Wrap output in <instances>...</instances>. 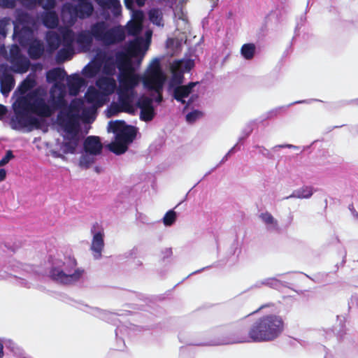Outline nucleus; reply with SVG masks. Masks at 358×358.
Here are the masks:
<instances>
[{
  "instance_id": "obj_1",
  "label": "nucleus",
  "mask_w": 358,
  "mask_h": 358,
  "mask_svg": "<svg viewBox=\"0 0 358 358\" xmlns=\"http://www.w3.org/2000/svg\"><path fill=\"white\" fill-rule=\"evenodd\" d=\"M284 330L285 322L280 315L267 314L255 319L248 328L238 326L227 338L231 343L271 342Z\"/></svg>"
},
{
  "instance_id": "obj_2",
  "label": "nucleus",
  "mask_w": 358,
  "mask_h": 358,
  "mask_svg": "<svg viewBox=\"0 0 358 358\" xmlns=\"http://www.w3.org/2000/svg\"><path fill=\"white\" fill-rule=\"evenodd\" d=\"M142 39L131 41L127 52H117L115 54V63L120 73L118 75L119 87L117 90H135L141 77L135 73L131 59L141 56L143 57L147 49L142 50Z\"/></svg>"
},
{
  "instance_id": "obj_3",
  "label": "nucleus",
  "mask_w": 358,
  "mask_h": 358,
  "mask_svg": "<svg viewBox=\"0 0 358 358\" xmlns=\"http://www.w3.org/2000/svg\"><path fill=\"white\" fill-rule=\"evenodd\" d=\"M77 261L75 257L69 256L65 257L63 262L64 271L57 267H52L50 271V276L53 280L63 284L69 285L78 281L85 273L81 268H76Z\"/></svg>"
},
{
  "instance_id": "obj_4",
  "label": "nucleus",
  "mask_w": 358,
  "mask_h": 358,
  "mask_svg": "<svg viewBox=\"0 0 358 358\" xmlns=\"http://www.w3.org/2000/svg\"><path fill=\"white\" fill-rule=\"evenodd\" d=\"M94 39L106 45H114L125 38L124 32L119 28H108L104 21H98L92 24L89 29Z\"/></svg>"
},
{
  "instance_id": "obj_5",
  "label": "nucleus",
  "mask_w": 358,
  "mask_h": 358,
  "mask_svg": "<svg viewBox=\"0 0 358 358\" xmlns=\"http://www.w3.org/2000/svg\"><path fill=\"white\" fill-rule=\"evenodd\" d=\"M166 76L161 69L159 62L156 60L149 67L147 73L143 78L144 86L149 90L157 94L155 101L161 103L163 100L162 90Z\"/></svg>"
},
{
  "instance_id": "obj_6",
  "label": "nucleus",
  "mask_w": 358,
  "mask_h": 358,
  "mask_svg": "<svg viewBox=\"0 0 358 358\" xmlns=\"http://www.w3.org/2000/svg\"><path fill=\"white\" fill-rule=\"evenodd\" d=\"M76 5L71 3H65L62 9V13L64 17L66 15L69 16V21L74 23L77 19L84 20L90 17L94 12V6L90 0L78 1Z\"/></svg>"
},
{
  "instance_id": "obj_7",
  "label": "nucleus",
  "mask_w": 358,
  "mask_h": 358,
  "mask_svg": "<svg viewBox=\"0 0 358 358\" xmlns=\"http://www.w3.org/2000/svg\"><path fill=\"white\" fill-rule=\"evenodd\" d=\"M19 106L24 110L31 111L41 117H50L52 114L50 106L40 97H36L32 101L23 98L19 101Z\"/></svg>"
},
{
  "instance_id": "obj_8",
  "label": "nucleus",
  "mask_w": 358,
  "mask_h": 358,
  "mask_svg": "<svg viewBox=\"0 0 358 358\" xmlns=\"http://www.w3.org/2000/svg\"><path fill=\"white\" fill-rule=\"evenodd\" d=\"M91 233L93 234V238L90 249L94 259H99L101 257L104 248V231L102 225L98 222L94 223L91 228Z\"/></svg>"
},
{
  "instance_id": "obj_9",
  "label": "nucleus",
  "mask_w": 358,
  "mask_h": 358,
  "mask_svg": "<svg viewBox=\"0 0 358 358\" xmlns=\"http://www.w3.org/2000/svg\"><path fill=\"white\" fill-rule=\"evenodd\" d=\"M123 121H115L112 124V130L116 133V139L123 141L127 145L132 143L136 138L137 130L134 126H124Z\"/></svg>"
},
{
  "instance_id": "obj_10",
  "label": "nucleus",
  "mask_w": 358,
  "mask_h": 358,
  "mask_svg": "<svg viewBox=\"0 0 358 358\" xmlns=\"http://www.w3.org/2000/svg\"><path fill=\"white\" fill-rule=\"evenodd\" d=\"M118 101L124 113L134 115L136 112L135 99L137 96L136 90H117Z\"/></svg>"
},
{
  "instance_id": "obj_11",
  "label": "nucleus",
  "mask_w": 358,
  "mask_h": 358,
  "mask_svg": "<svg viewBox=\"0 0 358 358\" xmlns=\"http://www.w3.org/2000/svg\"><path fill=\"white\" fill-rule=\"evenodd\" d=\"M66 88L62 84L55 83L50 90L52 106L55 110L64 109L67 107L68 103L65 99Z\"/></svg>"
},
{
  "instance_id": "obj_12",
  "label": "nucleus",
  "mask_w": 358,
  "mask_h": 358,
  "mask_svg": "<svg viewBox=\"0 0 358 358\" xmlns=\"http://www.w3.org/2000/svg\"><path fill=\"white\" fill-rule=\"evenodd\" d=\"M83 149L86 154L99 155L103 150L100 138L96 136H89L83 142Z\"/></svg>"
},
{
  "instance_id": "obj_13",
  "label": "nucleus",
  "mask_w": 358,
  "mask_h": 358,
  "mask_svg": "<svg viewBox=\"0 0 358 358\" xmlns=\"http://www.w3.org/2000/svg\"><path fill=\"white\" fill-rule=\"evenodd\" d=\"M198 82H190L185 85H178L173 90V96L178 102L185 103V98L189 96L193 88L198 84Z\"/></svg>"
},
{
  "instance_id": "obj_14",
  "label": "nucleus",
  "mask_w": 358,
  "mask_h": 358,
  "mask_svg": "<svg viewBox=\"0 0 358 358\" xmlns=\"http://www.w3.org/2000/svg\"><path fill=\"white\" fill-rule=\"evenodd\" d=\"M80 142L78 134L64 136L61 148L64 154H74Z\"/></svg>"
},
{
  "instance_id": "obj_15",
  "label": "nucleus",
  "mask_w": 358,
  "mask_h": 358,
  "mask_svg": "<svg viewBox=\"0 0 358 358\" xmlns=\"http://www.w3.org/2000/svg\"><path fill=\"white\" fill-rule=\"evenodd\" d=\"M85 98L87 103L92 105L93 110H96L103 104L101 93L94 87H88Z\"/></svg>"
},
{
  "instance_id": "obj_16",
  "label": "nucleus",
  "mask_w": 358,
  "mask_h": 358,
  "mask_svg": "<svg viewBox=\"0 0 358 358\" xmlns=\"http://www.w3.org/2000/svg\"><path fill=\"white\" fill-rule=\"evenodd\" d=\"M15 85L13 76L6 69L3 71L0 77V90L2 94L6 96L12 90Z\"/></svg>"
},
{
  "instance_id": "obj_17",
  "label": "nucleus",
  "mask_w": 358,
  "mask_h": 358,
  "mask_svg": "<svg viewBox=\"0 0 358 358\" xmlns=\"http://www.w3.org/2000/svg\"><path fill=\"white\" fill-rule=\"evenodd\" d=\"M76 43L83 49L89 50L93 43V37L90 30H83L76 36Z\"/></svg>"
},
{
  "instance_id": "obj_18",
  "label": "nucleus",
  "mask_w": 358,
  "mask_h": 358,
  "mask_svg": "<svg viewBox=\"0 0 358 358\" xmlns=\"http://www.w3.org/2000/svg\"><path fill=\"white\" fill-rule=\"evenodd\" d=\"M17 123L22 128L29 126L39 128L41 125V122L37 117L24 113L17 114Z\"/></svg>"
},
{
  "instance_id": "obj_19",
  "label": "nucleus",
  "mask_w": 358,
  "mask_h": 358,
  "mask_svg": "<svg viewBox=\"0 0 358 358\" xmlns=\"http://www.w3.org/2000/svg\"><path fill=\"white\" fill-rule=\"evenodd\" d=\"M96 85L100 90L108 94L113 93L116 88V82L111 77L99 78L96 80Z\"/></svg>"
},
{
  "instance_id": "obj_20",
  "label": "nucleus",
  "mask_w": 358,
  "mask_h": 358,
  "mask_svg": "<svg viewBox=\"0 0 358 358\" xmlns=\"http://www.w3.org/2000/svg\"><path fill=\"white\" fill-rule=\"evenodd\" d=\"M10 62L12 64L13 71L18 73H26L30 66L29 60L23 55L17 58H14Z\"/></svg>"
},
{
  "instance_id": "obj_21",
  "label": "nucleus",
  "mask_w": 358,
  "mask_h": 358,
  "mask_svg": "<svg viewBox=\"0 0 358 358\" xmlns=\"http://www.w3.org/2000/svg\"><path fill=\"white\" fill-rule=\"evenodd\" d=\"M58 121L59 124L63 126L66 135H73V134H78V129L75 121L71 117L66 118L61 115H58Z\"/></svg>"
},
{
  "instance_id": "obj_22",
  "label": "nucleus",
  "mask_w": 358,
  "mask_h": 358,
  "mask_svg": "<svg viewBox=\"0 0 358 358\" xmlns=\"http://www.w3.org/2000/svg\"><path fill=\"white\" fill-rule=\"evenodd\" d=\"M84 84V80L77 74L71 76L68 80L69 92L71 95L76 96Z\"/></svg>"
},
{
  "instance_id": "obj_23",
  "label": "nucleus",
  "mask_w": 358,
  "mask_h": 358,
  "mask_svg": "<svg viewBox=\"0 0 358 358\" xmlns=\"http://www.w3.org/2000/svg\"><path fill=\"white\" fill-rule=\"evenodd\" d=\"M44 52L43 44L39 41H33L29 46L28 54L32 59H39Z\"/></svg>"
},
{
  "instance_id": "obj_24",
  "label": "nucleus",
  "mask_w": 358,
  "mask_h": 358,
  "mask_svg": "<svg viewBox=\"0 0 358 358\" xmlns=\"http://www.w3.org/2000/svg\"><path fill=\"white\" fill-rule=\"evenodd\" d=\"M43 24L50 29L55 28L59 23V19L55 11H47L42 17Z\"/></svg>"
},
{
  "instance_id": "obj_25",
  "label": "nucleus",
  "mask_w": 358,
  "mask_h": 358,
  "mask_svg": "<svg viewBox=\"0 0 358 358\" xmlns=\"http://www.w3.org/2000/svg\"><path fill=\"white\" fill-rule=\"evenodd\" d=\"M313 194V188L310 186H303L296 190H294L292 194L285 199L289 198H298V199H308Z\"/></svg>"
},
{
  "instance_id": "obj_26",
  "label": "nucleus",
  "mask_w": 358,
  "mask_h": 358,
  "mask_svg": "<svg viewBox=\"0 0 358 358\" xmlns=\"http://www.w3.org/2000/svg\"><path fill=\"white\" fill-rule=\"evenodd\" d=\"M66 76V71L63 69L55 68L48 71L46 73V79L48 82H55L63 80Z\"/></svg>"
},
{
  "instance_id": "obj_27",
  "label": "nucleus",
  "mask_w": 358,
  "mask_h": 358,
  "mask_svg": "<svg viewBox=\"0 0 358 358\" xmlns=\"http://www.w3.org/2000/svg\"><path fill=\"white\" fill-rule=\"evenodd\" d=\"M47 43L51 50H56L62 43V38L56 32H50L47 35Z\"/></svg>"
},
{
  "instance_id": "obj_28",
  "label": "nucleus",
  "mask_w": 358,
  "mask_h": 358,
  "mask_svg": "<svg viewBox=\"0 0 358 358\" xmlns=\"http://www.w3.org/2000/svg\"><path fill=\"white\" fill-rule=\"evenodd\" d=\"M179 64L180 63H172L171 65V71L173 75L172 83L178 85H180L184 80V73L178 69Z\"/></svg>"
},
{
  "instance_id": "obj_29",
  "label": "nucleus",
  "mask_w": 358,
  "mask_h": 358,
  "mask_svg": "<svg viewBox=\"0 0 358 358\" xmlns=\"http://www.w3.org/2000/svg\"><path fill=\"white\" fill-rule=\"evenodd\" d=\"M255 51V45L252 43H245L241 48V53L242 56L247 60H250L254 57Z\"/></svg>"
},
{
  "instance_id": "obj_30",
  "label": "nucleus",
  "mask_w": 358,
  "mask_h": 358,
  "mask_svg": "<svg viewBox=\"0 0 358 358\" xmlns=\"http://www.w3.org/2000/svg\"><path fill=\"white\" fill-rule=\"evenodd\" d=\"M108 147L110 151L116 155H122L124 153L128 148L127 145L125 143L117 139L115 142L110 143Z\"/></svg>"
},
{
  "instance_id": "obj_31",
  "label": "nucleus",
  "mask_w": 358,
  "mask_h": 358,
  "mask_svg": "<svg viewBox=\"0 0 358 358\" xmlns=\"http://www.w3.org/2000/svg\"><path fill=\"white\" fill-rule=\"evenodd\" d=\"M149 19L154 24L157 26H164L162 13L157 8L151 9L149 11Z\"/></svg>"
},
{
  "instance_id": "obj_32",
  "label": "nucleus",
  "mask_w": 358,
  "mask_h": 358,
  "mask_svg": "<svg viewBox=\"0 0 358 358\" xmlns=\"http://www.w3.org/2000/svg\"><path fill=\"white\" fill-rule=\"evenodd\" d=\"M73 54V48L64 47L60 49L57 54L56 59L58 62H64L70 59Z\"/></svg>"
},
{
  "instance_id": "obj_33",
  "label": "nucleus",
  "mask_w": 358,
  "mask_h": 358,
  "mask_svg": "<svg viewBox=\"0 0 358 358\" xmlns=\"http://www.w3.org/2000/svg\"><path fill=\"white\" fill-rule=\"evenodd\" d=\"M106 57V55L103 54V62H104L103 71L106 75L113 76L115 73V63L112 57L107 59Z\"/></svg>"
},
{
  "instance_id": "obj_34",
  "label": "nucleus",
  "mask_w": 358,
  "mask_h": 358,
  "mask_svg": "<svg viewBox=\"0 0 358 358\" xmlns=\"http://www.w3.org/2000/svg\"><path fill=\"white\" fill-rule=\"evenodd\" d=\"M142 30V25L141 22H130L127 26V34L130 36H137Z\"/></svg>"
},
{
  "instance_id": "obj_35",
  "label": "nucleus",
  "mask_w": 358,
  "mask_h": 358,
  "mask_svg": "<svg viewBox=\"0 0 358 358\" xmlns=\"http://www.w3.org/2000/svg\"><path fill=\"white\" fill-rule=\"evenodd\" d=\"M152 99L145 95L141 96L135 105L136 108L140 109L152 107Z\"/></svg>"
},
{
  "instance_id": "obj_36",
  "label": "nucleus",
  "mask_w": 358,
  "mask_h": 358,
  "mask_svg": "<svg viewBox=\"0 0 358 358\" xmlns=\"http://www.w3.org/2000/svg\"><path fill=\"white\" fill-rule=\"evenodd\" d=\"M140 119L145 122L151 121L155 117L154 107H149L146 108L140 109Z\"/></svg>"
},
{
  "instance_id": "obj_37",
  "label": "nucleus",
  "mask_w": 358,
  "mask_h": 358,
  "mask_svg": "<svg viewBox=\"0 0 358 358\" xmlns=\"http://www.w3.org/2000/svg\"><path fill=\"white\" fill-rule=\"evenodd\" d=\"M62 42L65 47L73 48V43L74 41L73 33L71 30H66L63 32Z\"/></svg>"
},
{
  "instance_id": "obj_38",
  "label": "nucleus",
  "mask_w": 358,
  "mask_h": 358,
  "mask_svg": "<svg viewBox=\"0 0 358 358\" xmlns=\"http://www.w3.org/2000/svg\"><path fill=\"white\" fill-rule=\"evenodd\" d=\"M36 84V81L34 79H31L29 78H27L25 80H24L22 83L20 85L18 89L20 93L24 94L27 91L32 89Z\"/></svg>"
},
{
  "instance_id": "obj_39",
  "label": "nucleus",
  "mask_w": 358,
  "mask_h": 358,
  "mask_svg": "<svg viewBox=\"0 0 358 358\" xmlns=\"http://www.w3.org/2000/svg\"><path fill=\"white\" fill-rule=\"evenodd\" d=\"M173 63H180L179 66H178V70L182 71V73L186 72H189L194 66V63L192 60H176Z\"/></svg>"
},
{
  "instance_id": "obj_40",
  "label": "nucleus",
  "mask_w": 358,
  "mask_h": 358,
  "mask_svg": "<svg viewBox=\"0 0 358 358\" xmlns=\"http://www.w3.org/2000/svg\"><path fill=\"white\" fill-rule=\"evenodd\" d=\"M94 155H90L89 154L83 155L80 159V166L88 169L94 162Z\"/></svg>"
},
{
  "instance_id": "obj_41",
  "label": "nucleus",
  "mask_w": 358,
  "mask_h": 358,
  "mask_svg": "<svg viewBox=\"0 0 358 358\" xmlns=\"http://www.w3.org/2000/svg\"><path fill=\"white\" fill-rule=\"evenodd\" d=\"M99 71V68L96 65L87 64L83 69L84 75L87 78L96 76Z\"/></svg>"
},
{
  "instance_id": "obj_42",
  "label": "nucleus",
  "mask_w": 358,
  "mask_h": 358,
  "mask_svg": "<svg viewBox=\"0 0 358 358\" xmlns=\"http://www.w3.org/2000/svg\"><path fill=\"white\" fill-rule=\"evenodd\" d=\"M176 220V213L173 210H169L163 218V222L166 226H171Z\"/></svg>"
},
{
  "instance_id": "obj_43",
  "label": "nucleus",
  "mask_w": 358,
  "mask_h": 358,
  "mask_svg": "<svg viewBox=\"0 0 358 358\" xmlns=\"http://www.w3.org/2000/svg\"><path fill=\"white\" fill-rule=\"evenodd\" d=\"M36 4L41 6L45 10H50L55 8V0H37Z\"/></svg>"
},
{
  "instance_id": "obj_44",
  "label": "nucleus",
  "mask_w": 358,
  "mask_h": 358,
  "mask_svg": "<svg viewBox=\"0 0 358 358\" xmlns=\"http://www.w3.org/2000/svg\"><path fill=\"white\" fill-rule=\"evenodd\" d=\"M203 116V113L201 111H199L198 110H194L186 115V120L189 123H193L196 120L199 119Z\"/></svg>"
},
{
  "instance_id": "obj_45",
  "label": "nucleus",
  "mask_w": 358,
  "mask_h": 358,
  "mask_svg": "<svg viewBox=\"0 0 358 358\" xmlns=\"http://www.w3.org/2000/svg\"><path fill=\"white\" fill-rule=\"evenodd\" d=\"M9 53H10V62L11 60H13L14 58H17V57L22 56V55L20 52V49L19 46L16 44L13 45L10 47Z\"/></svg>"
},
{
  "instance_id": "obj_46",
  "label": "nucleus",
  "mask_w": 358,
  "mask_h": 358,
  "mask_svg": "<svg viewBox=\"0 0 358 358\" xmlns=\"http://www.w3.org/2000/svg\"><path fill=\"white\" fill-rule=\"evenodd\" d=\"M122 112L124 113V110H122L121 104L119 101L117 103H113L110 105V113L112 115H115L117 113Z\"/></svg>"
},
{
  "instance_id": "obj_47",
  "label": "nucleus",
  "mask_w": 358,
  "mask_h": 358,
  "mask_svg": "<svg viewBox=\"0 0 358 358\" xmlns=\"http://www.w3.org/2000/svg\"><path fill=\"white\" fill-rule=\"evenodd\" d=\"M260 217L262 219V220L267 224H276V221L275 220L272 215L269 213L266 212L264 213H262Z\"/></svg>"
},
{
  "instance_id": "obj_48",
  "label": "nucleus",
  "mask_w": 358,
  "mask_h": 358,
  "mask_svg": "<svg viewBox=\"0 0 358 358\" xmlns=\"http://www.w3.org/2000/svg\"><path fill=\"white\" fill-rule=\"evenodd\" d=\"M14 158V155L11 150H8L5 156L0 160V166H3L8 164L9 161Z\"/></svg>"
},
{
  "instance_id": "obj_49",
  "label": "nucleus",
  "mask_w": 358,
  "mask_h": 358,
  "mask_svg": "<svg viewBox=\"0 0 358 358\" xmlns=\"http://www.w3.org/2000/svg\"><path fill=\"white\" fill-rule=\"evenodd\" d=\"M16 5L15 0H0V6L5 8H13Z\"/></svg>"
},
{
  "instance_id": "obj_50",
  "label": "nucleus",
  "mask_w": 358,
  "mask_h": 358,
  "mask_svg": "<svg viewBox=\"0 0 358 358\" xmlns=\"http://www.w3.org/2000/svg\"><path fill=\"white\" fill-rule=\"evenodd\" d=\"M273 306H274V304L272 303L263 304V305L260 306L257 310H254L251 313L248 314L247 316H249V315H252V314L257 313L260 312L262 310H263L264 308L272 307Z\"/></svg>"
},
{
  "instance_id": "obj_51",
  "label": "nucleus",
  "mask_w": 358,
  "mask_h": 358,
  "mask_svg": "<svg viewBox=\"0 0 358 358\" xmlns=\"http://www.w3.org/2000/svg\"><path fill=\"white\" fill-rule=\"evenodd\" d=\"M117 2V0H100V3L103 6L110 7L112 5H114Z\"/></svg>"
},
{
  "instance_id": "obj_52",
  "label": "nucleus",
  "mask_w": 358,
  "mask_h": 358,
  "mask_svg": "<svg viewBox=\"0 0 358 358\" xmlns=\"http://www.w3.org/2000/svg\"><path fill=\"white\" fill-rule=\"evenodd\" d=\"M0 35H6V22L3 20H0Z\"/></svg>"
},
{
  "instance_id": "obj_53",
  "label": "nucleus",
  "mask_w": 358,
  "mask_h": 358,
  "mask_svg": "<svg viewBox=\"0 0 358 358\" xmlns=\"http://www.w3.org/2000/svg\"><path fill=\"white\" fill-rule=\"evenodd\" d=\"M134 0H124V5L127 8L134 10Z\"/></svg>"
},
{
  "instance_id": "obj_54",
  "label": "nucleus",
  "mask_w": 358,
  "mask_h": 358,
  "mask_svg": "<svg viewBox=\"0 0 358 358\" xmlns=\"http://www.w3.org/2000/svg\"><path fill=\"white\" fill-rule=\"evenodd\" d=\"M7 113V108L5 106L0 104V119Z\"/></svg>"
},
{
  "instance_id": "obj_55",
  "label": "nucleus",
  "mask_w": 358,
  "mask_h": 358,
  "mask_svg": "<svg viewBox=\"0 0 358 358\" xmlns=\"http://www.w3.org/2000/svg\"><path fill=\"white\" fill-rule=\"evenodd\" d=\"M6 176V171L4 169H0V182L5 180Z\"/></svg>"
},
{
  "instance_id": "obj_56",
  "label": "nucleus",
  "mask_w": 358,
  "mask_h": 358,
  "mask_svg": "<svg viewBox=\"0 0 358 358\" xmlns=\"http://www.w3.org/2000/svg\"><path fill=\"white\" fill-rule=\"evenodd\" d=\"M83 103L81 100L73 101L71 103V107L73 108L79 107Z\"/></svg>"
},
{
  "instance_id": "obj_57",
  "label": "nucleus",
  "mask_w": 358,
  "mask_h": 358,
  "mask_svg": "<svg viewBox=\"0 0 358 358\" xmlns=\"http://www.w3.org/2000/svg\"><path fill=\"white\" fill-rule=\"evenodd\" d=\"M136 3V4L139 6V7H141L143 6H144L145 3V0H134Z\"/></svg>"
},
{
  "instance_id": "obj_58",
  "label": "nucleus",
  "mask_w": 358,
  "mask_h": 358,
  "mask_svg": "<svg viewBox=\"0 0 358 358\" xmlns=\"http://www.w3.org/2000/svg\"><path fill=\"white\" fill-rule=\"evenodd\" d=\"M3 345L1 342H0V358H3Z\"/></svg>"
},
{
  "instance_id": "obj_59",
  "label": "nucleus",
  "mask_w": 358,
  "mask_h": 358,
  "mask_svg": "<svg viewBox=\"0 0 358 358\" xmlns=\"http://www.w3.org/2000/svg\"><path fill=\"white\" fill-rule=\"evenodd\" d=\"M357 105H358V99H357Z\"/></svg>"
}]
</instances>
